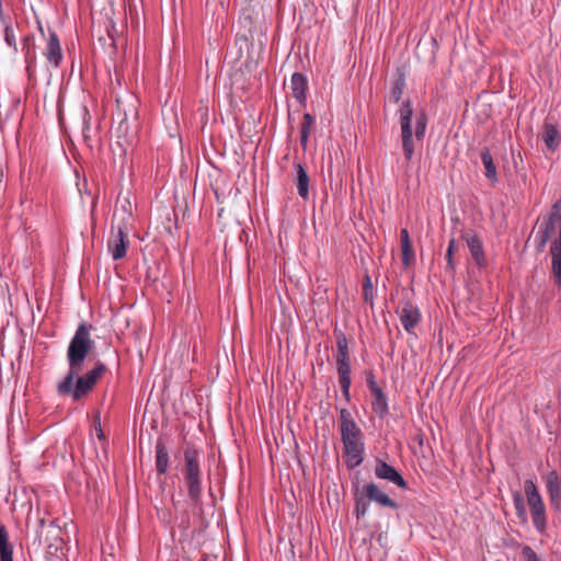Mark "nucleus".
<instances>
[{
  "label": "nucleus",
  "instance_id": "nucleus-46",
  "mask_svg": "<svg viewBox=\"0 0 561 561\" xmlns=\"http://www.w3.org/2000/svg\"><path fill=\"white\" fill-rule=\"evenodd\" d=\"M0 20L2 22H4V14H3V10H2V1L0 0Z\"/></svg>",
  "mask_w": 561,
  "mask_h": 561
},
{
  "label": "nucleus",
  "instance_id": "nucleus-20",
  "mask_svg": "<svg viewBox=\"0 0 561 561\" xmlns=\"http://www.w3.org/2000/svg\"><path fill=\"white\" fill-rule=\"evenodd\" d=\"M295 169L297 172L296 186H297L298 195L302 199L307 201L309 197V181H310L309 175H308L306 169L304 168V165L300 163H296Z\"/></svg>",
  "mask_w": 561,
  "mask_h": 561
},
{
  "label": "nucleus",
  "instance_id": "nucleus-39",
  "mask_svg": "<svg viewBox=\"0 0 561 561\" xmlns=\"http://www.w3.org/2000/svg\"><path fill=\"white\" fill-rule=\"evenodd\" d=\"M560 207H561V199L557 201L552 207H551V211L549 215H554V219L556 220H559V233H561V213H560Z\"/></svg>",
  "mask_w": 561,
  "mask_h": 561
},
{
  "label": "nucleus",
  "instance_id": "nucleus-5",
  "mask_svg": "<svg viewBox=\"0 0 561 561\" xmlns=\"http://www.w3.org/2000/svg\"><path fill=\"white\" fill-rule=\"evenodd\" d=\"M399 116L403 154L408 161H411L414 154V134L412 130L413 107L410 99H407L401 103Z\"/></svg>",
  "mask_w": 561,
  "mask_h": 561
},
{
  "label": "nucleus",
  "instance_id": "nucleus-42",
  "mask_svg": "<svg viewBox=\"0 0 561 561\" xmlns=\"http://www.w3.org/2000/svg\"><path fill=\"white\" fill-rule=\"evenodd\" d=\"M335 359H336V363H340V362H351V354H350V351H346V352H336L335 354Z\"/></svg>",
  "mask_w": 561,
  "mask_h": 561
},
{
  "label": "nucleus",
  "instance_id": "nucleus-25",
  "mask_svg": "<svg viewBox=\"0 0 561 561\" xmlns=\"http://www.w3.org/2000/svg\"><path fill=\"white\" fill-rule=\"evenodd\" d=\"M313 124L314 117L310 113H305L300 129V145L304 149H306L307 147L310 129L313 126Z\"/></svg>",
  "mask_w": 561,
  "mask_h": 561
},
{
  "label": "nucleus",
  "instance_id": "nucleus-44",
  "mask_svg": "<svg viewBox=\"0 0 561 561\" xmlns=\"http://www.w3.org/2000/svg\"><path fill=\"white\" fill-rule=\"evenodd\" d=\"M351 377H342V378H339V383H340V387H341V390L342 391H345V390H350L351 388Z\"/></svg>",
  "mask_w": 561,
  "mask_h": 561
},
{
  "label": "nucleus",
  "instance_id": "nucleus-29",
  "mask_svg": "<svg viewBox=\"0 0 561 561\" xmlns=\"http://www.w3.org/2000/svg\"><path fill=\"white\" fill-rule=\"evenodd\" d=\"M549 239H550L549 232H546L538 228V230L535 234V247H536V250L538 253H541L545 251Z\"/></svg>",
  "mask_w": 561,
  "mask_h": 561
},
{
  "label": "nucleus",
  "instance_id": "nucleus-18",
  "mask_svg": "<svg viewBox=\"0 0 561 561\" xmlns=\"http://www.w3.org/2000/svg\"><path fill=\"white\" fill-rule=\"evenodd\" d=\"M169 453L162 438L156 443V469L159 474H164L169 468Z\"/></svg>",
  "mask_w": 561,
  "mask_h": 561
},
{
  "label": "nucleus",
  "instance_id": "nucleus-9",
  "mask_svg": "<svg viewBox=\"0 0 561 561\" xmlns=\"http://www.w3.org/2000/svg\"><path fill=\"white\" fill-rule=\"evenodd\" d=\"M366 499L382 507L397 510L399 504L385 493L376 483L370 482L363 488Z\"/></svg>",
  "mask_w": 561,
  "mask_h": 561
},
{
  "label": "nucleus",
  "instance_id": "nucleus-4",
  "mask_svg": "<svg viewBox=\"0 0 561 561\" xmlns=\"http://www.w3.org/2000/svg\"><path fill=\"white\" fill-rule=\"evenodd\" d=\"M341 439L348 458L346 465L348 468H355L363 461L364 453L363 434L358 425L341 430Z\"/></svg>",
  "mask_w": 561,
  "mask_h": 561
},
{
  "label": "nucleus",
  "instance_id": "nucleus-28",
  "mask_svg": "<svg viewBox=\"0 0 561 561\" xmlns=\"http://www.w3.org/2000/svg\"><path fill=\"white\" fill-rule=\"evenodd\" d=\"M375 288L370 276L366 273L363 278V298L364 301L373 306Z\"/></svg>",
  "mask_w": 561,
  "mask_h": 561
},
{
  "label": "nucleus",
  "instance_id": "nucleus-27",
  "mask_svg": "<svg viewBox=\"0 0 561 561\" xmlns=\"http://www.w3.org/2000/svg\"><path fill=\"white\" fill-rule=\"evenodd\" d=\"M369 507V501L366 499L364 491L355 495L354 514L357 519L363 518Z\"/></svg>",
  "mask_w": 561,
  "mask_h": 561
},
{
  "label": "nucleus",
  "instance_id": "nucleus-22",
  "mask_svg": "<svg viewBox=\"0 0 561 561\" xmlns=\"http://www.w3.org/2000/svg\"><path fill=\"white\" fill-rule=\"evenodd\" d=\"M108 23L111 25V28L108 26L106 27L107 35H106V37L105 36L99 37V43L102 45V47L105 50H107L108 55L112 57L116 54L117 46H116V42L114 38V34H113V31H115L114 23L112 21H110Z\"/></svg>",
  "mask_w": 561,
  "mask_h": 561
},
{
  "label": "nucleus",
  "instance_id": "nucleus-40",
  "mask_svg": "<svg viewBox=\"0 0 561 561\" xmlns=\"http://www.w3.org/2000/svg\"><path fill=\"white\" fill-rule=\"evenodd\" d=\"M365 379H366V383H367V387L368 389H374L376 387H379L377 381H376V378H375V374L373 370H365Z\"/></svg>",
  "mask_w": 561,
  "mask_h": 561
},
{
  "label": "nucleus",
  "instance_id": "nucleus-36",
  "mask_svg": "<svg viewBox=\"0 0 561 561\" xmlns=\"http://www.w3.org/2000/svg\"><path fill=\"white\" fill-rule=\"evenodd\" d=\"M336 371H337L339 378L351 377V362L336 363Z\"/></svg>",
  "mask_w": 561,
  "mask_h": 561
},
{
  "label": "nucleus",
  "instance_id": "nucleus-26",
  "mask_svg": "<svg viewBox=\"0 0 561 561\" xmlns=\"http://www.w3.org/2000/svg\"><path fill=\"white\" fill-rule=\"evenodd\" d=\"M426 126H427V115L424 111H421L416 114V117H415V130H414L415 140L422 141L424 139Z\"/></svg>",
  "mask_w": 561,
  "mask_h": 561
},
{
  "label": "nucleus",
  "instance_id": "nucleus-48",
  "mask_svg": "<svg viewBox=\"0 0 561 561\" xmlns=\"http://www.w3.org/2000/svg\"><path fill=\"white\" fill-rule=\"evenodd\" d=\"M38 28H39L41 33L43 34L44 30H43L42 24L39 22H38Z\"/></svg>",
  "mask_w": 561,
  "mask_h": 561
},
{
  "label": "nucleus",
  "instance_id": "nucleus-6",
  "mask_svg": "<svg viewBox=\"0 0 561 561\" xmlns=\"http://www.w3.org/2000/svg\"><path fill=\"white\" fill-rule=\"evenodd\" d=\"M401 309L399 313L400 321L408 333H412L413 329L420 323L422 316L421 311L411 299H402L400 301Z\"/></svg>",
  "mask_w": 561,
  "mask_h": 561
},
{
  "label": "nucleus",
  "instance_id": "nucleus-1",
  "mask_svg": "<svg viewBox=\"0 0 561 561\" xmlns=\"http://www.w3.org/2000/svg\"><path fill=\"white\" fill-rule=\"evenodd\" d=\"M92 328V324L87 322L78 325L67 348L69 369L64 379L57 383L58 396L70 397L75 402L85 398L107 371L106 365L98 360L92 369L83 374L84 362L94 348V341L91 337Z\"/></svg>",
  "mask_w": 561,
  "mask_h": 561
},
{
  "label": "nucleus",
  "instance_id": "nucleus-8",
  "mask_svg": "<svg viewBox=\"0 0 561 561\" xmlns=\"http://www.w3.org/2000/svg\"><path fill=\"white\" fill-rule=\"evenodd\" d=\"M546 489L549 495L550 506L554 512H561V477L556 470H551L545 477Z\"/></svg>",
  "mask_w": 561,
  "mask_h": 561
},
{
  "label": "nucleus",
  "instance_id": "nucleus-47",
  "mask_svg": "<svg viewBox=\"0 0 561 561\" xmlns=\"http://www.w3.org/2000/svg\"><path fill=\"white\" fill-rule=\"evenodd\" d=\"M240 39H241V41H243L244 43H248V38H247V36H245V35H242V36L240 37Z\"/></svg>",
  "mask_w": 561,
  "mask_h": 561
},
{
  "label": "nucleus",
  "instance_id": "nucleus-30",
  "mask_svg": "<svg viewBox=\"0 0 561 561\" xmlns=\"http://www.w3.org/2000/svg\"><path fill=\"white\" fill-rule=\"evenodd\" d=\"M554 217V215H549L539 224L538 228L549 232V236H551L557 228L559 229V220H556Z\"/></svg>",
  "mask_w": 561,
  "mask_h": 561
},
{
  "label": "nucleus",
  "instance_id": "nucleus-16",
  "mask_svg": "<svg viewBox=\"0 0 561 561\" xmlns=\"http://www.w3.org/2000/svg\"><path fill=\"white\" fill-rule=\"evenodd\" d=\"M542 140L550 151H556L560 146L561 135L556 124L545 121Z\"/></svg>",
  "mask_w": 561,
  "mask_h": 561
},
{
  "label": "nucleus",
  "instance_id": "nucleus-37",
  "mask_svg": "<svg viewBox=\"0 0 561 561\" xmlns=\"http://www.w3.org/2000/svg\"><path fill=\"white\" fill-rule=\"evenodd\" d=\"M82 113H83V128H82V135L84 137L85 140L89 139V136H88V130L90 129V113L88 111V108L84 106L82 107Z\"/></svg>",
  "mask_w": 561,
  "mask_h": 561
},
{
  "label": "nucleus",
  "instance_id": "nucleus-31",
  "mask_svg": "<svg viewBox=\"0 0 561 561\" xmlns=\"http://www.w3.org/2000/svg\"><path fill=\"white\" fill-rule=\"evenodd\" d=\"M333 334L336 340V352H346L348 350V341L345 335V333L342 330H339L337 328L334 329Z\"/></svg>",
  "mask_w": 561,
  "mask_h": 561
},
{
  "label": "nucleus",
  "instance_id": "nucleus-43",
  "mask_svg": "<svg viewBox=\"0 0 561 561\" xmlns=\"http://www.w3.org/2000/svg\"><path fill=\"white\" fill-rule=\"evenodd\" d=\"M400 241H401V247L402 245H412L411 241H410L409 232L407 229H401Z\"/></svg>",
  "mask_w": 561,
  "mask_h": 561
},
{
  "label": "nucleus",
  "instance_id": "nucleus-10",
  "mask_svg": "<svg viewBox=\"0 0 561 561\" xmlns=\"http://www.w3.org/2000/svg\"><path fill=\"white\" fill-rule=\"evenodd\" d=\"M128 244L127 233L122 227H118V230L113 232L107 241V249L114 261L125 257Z\"/></svg>",
  "mask_w": 561,
  "mask_h": 561
},
{
  "label": "nucleus",
  "instance_id": "nucleus-11",
  "mask_svg": "<svg viewBox=\"0 0 561 561\" xmlns=\"http://www.w3.org/2000/svg\"><path fill=\"white\" fill-rule=\"evenodd\" d=\"M551 277L554 285L561 289V233L551 242Z\"/></svg>",
  "mask_w": 561,
  "mask_h": 561
},
{
  "label": "nucleus",
  "instance_id": "nucleus-41",
  "mask_svg": "<svg viewBox=\"0 0 561 561\" xmlns=\"http://www.w3.org/2000/svg\"><path fill=\"white\" fill-rule=\"evenodd\" d=\"M93 424H94V427H95V431H96V434H98V437L100 439H103L104 438V433L102 431V427H101V416H100V413H98L94 419H93Z\"/></svg>",
  "mask_w": 561,
  "mask_h": 561
},
{
  "label": "nucleus",
  "instance_id": "nucleus-34",
  "mask_svg": "<svg viewBox=\"0 0 561 561\" xmlns=\"http://www.w3.org/2000/svg\"><path fill=\"white\" fill-rule=\"evenodd\" d=\"M402 263L405 267H409L411 262L414 260V252L412 245H402Z\"/></svg>",
  "mask_w": 561,
  "mask_h": 561
},
{
  "label": "nucleus",
  "instance_id": "nucleus-3",
  "mask_svg": "<svg viewBox=\"0 0 561 561\" xmlns=\"http://www.w3.org/2000/svg\"><path fill=\"white\" fill-rule=\"evenodd\" d=\"M524 491L536 530L542 534L547 528L546 506L535 482L529 479L524 482Z\"/></svg>",
  "mask_w": 561,
  "mask_h": 561
},
{
  "label": "nucleus",
  "instance_id": "nucleus-23",
  "mask_svg": "<svg viewBox=\"0 0 561 561\" xmlns=\"http://www.w3.org/2000/svg\"><path fill=\"white\" fill-rule=\"evenodd\" d=\"M404 87H405V75L403 71L398 69V77L392 83L390 94H389V100L393 103H398L402 96Z\"/></svg>",
  "mask_w": 561,
  "mask_h": 561
},
{
  "label": "nucleus",
  "instance_id": "nucleus-15",
  "mask_svg": "<svg viewBox=\"0 0 561 561\" xmlns=\"http://www.w3.org/2000/svg\"><path fill=\"white\" fill-rule=\"evenodd\" d=\"M373 402L371 409L380 419H385L389 413L388 399L381 387H376L369 390Z\"/></svg>",
  "mask_w": 561,
  "mask_h": 561
},
{
  "label": "nucleus",
  "instance_id": "nucleus-45",
  "mask_svg": "<svg viewBox=\"0 0 561 561\" xmlns=\"http://www.w3.org/2000/svg\"><path fill=\"white\" fill-rule=\"evenodd\" d=\"M342 394L347 402L351 400L350 390L342 391Z\"/></svg>",
  "mask_w": 561,
  "mask_h": 561
},
{
  "label": "nucleus",
  "instance_id": "nucleus-14",
  "mask_svg": "<svg viewBox=\"0 0 561 561\" xmlns=\"http://www.w3.org/2000/svg\"><path fill=\"white\" fill-rule=\"evenodd\" d=\"M293 96L302 105H306L308 79L301 72H294L290 79Z\"/></svg>",
  "mask_w": 561,
  "mask_h": 561
},
{
  "label": "nucleus",
  "instance_id": "nucleus-24",
  "mask_svg": "<svg viewBox=\"0 0 561 561\" xmlns=\"http://www.w3.org/2000/svg\"><path fill=\"white\" fill-rule=\"evenodd\" d=\"M512 497H513L514 508H515L517 518L523 524L527 523L528 517H527L524 495L522 494L520 491H513Z\"/></svg>",
  "mask_w": 561,
  "mask_h": 561
},
{
  "label": "nucleus",
  "instance_id": "nucleus-35",
  "mask_svg": "<svg viewBox=\"0 0 561 561\" xmlns=\"http://www.w3.org/2000/svg\"><path fill=\"white\" fill-rule=\"evenodd\" d=\"M455 247H456V241H455V239H451L449 241V244H448V248L446 251V261H447L446 268L449 271L455 270V265H454V261H453V254H454Z\"/></svg>",
  "mask_w": 561,
  "mask_h": 561
},
{
  "label": "nucleus",
  "instance_id": "nucleus-32",
  "mask_svg": "<svg viewBox=\"0 0 561 561\" xmlns=\"http://www.w3.org/2000/svg\"><path fill=\"white\" fill-rule=\"evenodd\" d=\"M3 23H4V41H5L7 45L10 46L11 48H13V50L16 53L18 44H16V38H15L13 27L5 21Z\"/></svg>",
  "mask_w": 561,
  "mask_h": 561
},
{
  "label": "nucleus",
  "instance_id": "nucleus-7",
  "mask_svg": "<svg viewBox=\"0 0 561 561\" xmlns=\"http://www.w3.org/2000/svg\"><path fill=\"white\" fill-rule=\"evenodd\" d=\"M374 473L378 479L389 481L400 489H408V482L404 480L401 473L393 466L387 463L382 459H376Z\"/></svg>",
  "mask_w": 561,
  "mask_h": 561
},
{
  "label": "nucleus",
  "instance_id": "nucleus-13",
  "mask_svg": "<svg viewBox=\"0 0 561 561\" xmlns=\"http://www.w3.org/2000/svg\"><path fill=\"white\" fill-rule=\"evenodd\" d=\"M44 55L50 65L54 67L60 66L62 60V51L59 37L55 31L49 30V36Z\"/></svg>",
  "mask_w": 561,
  "mask_h": 561
},
{
  "label": "nucleus",
  "instance_id": "nucleus-2",
  "mask_svg": "<svg viewBox=\"0 0 561 561\" xmlns=\"http://www.w3.org/2000/svg\"><path fill=\"white\" fill-rule=\"evenodd\" d=\"M184 465L182 469L183 481L187 488V496L194 505H199L202 500V454L194 446L184 449Z\"/></svg>",
  "mask_w": 561,
  "mask_h": 561
},
{
  "label": "nucleus",
  "instance_id": "nucleus-38",
  "mask_svg": "<svg viewBox=\"0 0 561 561\" xmlns=\"http://www.w3.org/2000/svg\"><path fill=\"white\" fill-rule=\"evenodd\" d=\"M522 554H523L525 561H540L538 559L536 552L529 546H525L522 549Z\"/></svg>",
  "mask_w": 561,
  "mask_h": 561
},
{
  "label": "nucleus",
  "instance_id": "nucleus-17",
  "mask_svg": "<svg viewBox=\"0 0 561 561\" xmlns=\"http://www.w3.org/2000/svg\"><path fill=\"white\" fill-rule=\"evenodd\" d=\"M481 161L484 167V175L488 179V181L491 183V185H495L499 182L497 178V171L495 163L493 161V157L491 154V151L488 147H484L481 151Z\"/></svg>",
  "mask_w": 561,
  "mask_h": 561
},
{
  "label": "nucleus",
  "instance_id": "nucleus-21",
  "mask_svg": "<svg viewBox=\"0 0 561 561\" xmlns=\"http://www.w3.org/2000/svg\"><path fill=\"white\" fill-rule=\"evenodd\" d=\"M0 561H13V549L4 525H0Z\"/></svg>",
  "mask_w": 561,
  "mask_h": 561
},
{
  "label": "nucleus",
  "instance_id": "nucleus-33",
  "mask_svg": "<svg viewBox=\"0 0 561 561\" xmlns=\"http://www.w3.org/2000/svg\"><path fill=\"white\" fill-rule=\"evenodd\" d=\"M357 425L354 421L351 412L347 409H341L340 410V428H348Z\"/></svg>",
  "mask_w": 561,
  "mask_h": 561
},
{
  "label": "nucleus",
  "instance_id": "nucleus-19",
  "mask_svg": "<svg viewBox=\"0 0 561 561\" xmlns=\"http://www.w3.org/2000/svg\"><path fill=\"white\" fill-rule=\"evenodd\" d=\"M22 50L24 51V59L26 62V70L31 72L32 67L36 61L35 38L33 34H27L22 39Z\"/></svg>",
  "mask_w": 561,
  "mask_h": 561
},
{
  "label": "nucleus",
  "instance_id": "nucleus-12",
  "mask_svg": "<svg viewBox=\"0 0 561 561\" xmlns=\"http://www.w3.org/2000/svg\"><path fill=\"white\" fill-rule=\"evenodd\" d=\"M461 238L466 240L470 254L474 262L477 263V265L479 267H484L486 265V260L483 250V244L480 238L477 234L471 236L466 231L461 233Z\"/></svg>",
  "mask_w": 561,
  "mask_h": 561
}]
</instances>
